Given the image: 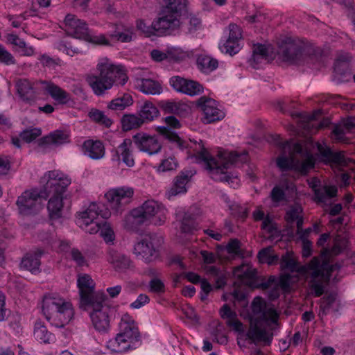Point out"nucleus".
I'll use <instances>...</instances> for the list:
<instances>
[{
  "label": "nucleus",
  "mask_w": 355,
  "mask_h": 355,
  "mask_svg": "<svg viewBox=\"0 0 355 355\" xmlns=\"http://www.w3.org/2000/svg\"><path fill=\"white\" fill-rule=\"evenodd\" d=\"M320 311L322 314H327L331 310L333 312H338L340 308V304L337 299V294L331 293L324 296L320 300Z\"/></svg>",
  "instance_id": "nucleus-35"
},
{
  "label": "nucleus",
  "mask_w": 355,
  "mask_h": 355,
  "mask_svg": "<svg viewBox=\"0 0 355 355\" xmlns=\"http://www.w3.org/2000/svg\"><path fill=\"white\" fill-rule=\"evenodd\" d=\"M163 239L156 234H147L134 247V252L140 256L146 262H151L159 256V248Z\"/></svg>",
  "instance_id": "nucleus-10"
},
{
  "label": "nucleus",
  "mask_w": 355,
  "mask_h": 355,
  "mask_svg": "<svg viewBox=\"0 0 355 355\" xmlns=\"http://www.w3.org/2000/svg\"><path fill=\"white\" fill-rule=\"evenodd\" d=\"M132 144L131 139H125L116 150L117 159L119 160L121 159L128 167H132L135 164V160L131 151Z\"/></svg>",
  "instance_id": "nucleus-31"
},
{
  "label": "nucleus",
  "mask_w": 355,
  "mask_h": 355,
  "mask_svg": "<svg viewBox=\"0 0 355 355\" xmlns=\"http://www.w3.org/2000/svg\"><path fill=\"white\" fill-rule=\"evenodd\" d=\"M187 57L186 52L178 48L167 49V60L180 61Z\"/></svg>",
  "instance_id": "nucleus-59"
},
{
  "label": "nucleus",
  "mask_w": 355,
  "mask_h": 355,
  "mask_svg": "<svg viewBox=\"0 0 355 355\" xmlns=\"http://www.w3.org/2000/svg\"><path fill=\"white\" fill-rule=\"evenodd\" d=\"M133 28L125 26L123 24H116L115 31L110 34V37L121 42H130L132 39Z\"/></svg>",
  "instance_id": "nucleus-39"
},
{
  "label": "nucleus",
  "mask_w": 355,
  "mask_h": 355,
  "mask_svg": "<svg viewBox=\"0 0 355 355\" xmlns=\"http://www.w3.org/2000/svg\"><path fill=\"white\" fill-rule=\"evenodd\" d=\"M189 81V79L177 76L171 77L169 83L175 91L187 94V93H191L188 89Z\"/></svg>",
  "instance_id": "nucleus-49"
},
{
  "label": "nucleus",
  "mask_w": 355,
  "mask_h": 355,
  "mask_svg": "<svg viewBox=\"0 0 355 355\" xmlns=\"http://www.w3.org/2000/svg\"><path fill=\"white\" fill-rule=\"evenodd\" d=\"M270 198L273 202L279 203L285 200L286 195L284 189L279 186L273 187L270 192Z\"/></svg>",
  "instance_id": "nucleus-61"
},
{
  "label": "nucleus",
  "mask_w": 355,
  "mask_h": 355,
  "mask_svg": "<svg viewBox=\"0 0 355 355\" xmlns=\"http://www.w3.org/2000/svg\"><path fill=\"white\" fill-rule=\"evenodd\" d=\"M146 223H151L155 225H162L166 219V208L155 200H147L141 207H137Z\"/></svg>",
  "instance_id": "nucleus-16"
},
{
  "label": "nucleus",
  "mask_w": 355,
  "mask_h": 355,
  "mask_svg": "<svg viewBox=\"0 0 355 355\" xmlns=\"http://www.w3.org/2000/svg\"><path fill=\"white\" fill-rule=\"evenodd\" d=\"M142 119L135 114H125L121 119L122 128L125 131H129L141 126L144 123Z\"/></svg>",
  "instance_id": "nucleus-45"
},
{
  "label": "nucleus",
  "mask_w": 355,
  "mask_h": 355,
  "mask_svg": "<svg viewBox=\"0 0 355 355\" xmlns=\"http://www.w3.org/2000/svg\"><path fill=\"white\" fill-rule=\"evenodd\" d=\"M132 96L128 94H124L121 97H119L111 101L107 107L109 110L114 111H121L132 104Z\"/></svg>",
  "instance_id": "nucleus-44"
},
{
  "label": "nucleus",
  "mask_w": 355,
  "mask_h": 355,
  "mask_svg": "<svg viewBox=\"0 0 355 355\" xmlns=\"http://www.w3.org/2000/svg\"><path fill=\"white\" fill-rule=\"evenodd\" d=\"M302 208L300 205L291 206L286 213L285 218L288 223H293L296 219L302 216Z\"/></svg>",
  "instance_id": "nucleus-54"
},
{
  "label": "nucleus",
  "mask_w": 355,
  "mask_h": 355,
  "mask_svg": "<svg viewBox=\"0 0 355 355\" xmlns=\"http://www.w3.org/2000/svg\"><path fill=\"white\" fill-rule=\"evenodd\" d=\"M197 105L203 112L205 123H210L219 121L225 116L224 112L218 108L216 102L206 96L198 98Z\"/></svg>",
  "instance_id": "nucleus-20"
},
{
  "label": "nucleus",
  "mask_w": 355,
  "mask_h": 355,
  "mask_svg": "<svg viewBox=\"0 0 355 355\" xmlns=\"http://www.w3.org/2000/svg\"><path fill=\"white\" fill-rule=\"evenodd\" d=\"M304 49V44L300 40L285 37L279 44V54L284 61L295 64L302 58Z\"/></svg>",
  "instance_id": "nucleus-12"
},
{
  "label": "nucleus",
  "mask_w": 355,
  "mask_h": 355,
  "mask_svg": "<svg viewBox=\"0 0 355 355\" xmlns=\"http://www.w3.org/2000/svg\"><path fill=\"white\" fill-rule=\"evenodd\" d=\"M146 223L140 210L136 208L125 215L123 221V226L128 231L137 232L141 225Z\"/></svg>",
  "instance_id": "nucleus-26"
},
{
  "label": "nucleus",
  "mask_w": 355,
  "mask_h": 355,
  "mask_svg": "<svg viewBox=\"0 0 355 355\" xmlns=\"http://www.w3.org/2000/svg\"><path fill=\"white\" fill-rule=\"evenodd\" d=\"M34 336L40 343H51L55 340L54 336L50 333L40 321L36 322L34 329Z\"/></svg>",
  "instance_id": "nucleus-42"
},
{
  "label": "nucleus",
  "mask_w": 355,
  "mask_h": 355,
  "mask_svg": "<svg viewBox=\"0 0 355 355\" xmlns=\"http://www.w3.org/2000/svg\"><path fill=\"white\" fill-rule=\"evenodd\" d=\"M134 189L130 187H121L110 189L105 197L112 209L116 213L121 212L124 207L129 204L133 197Z\"/></svg>",
  "instance_id": "nucleus-13"
},
{
  "label": "nucleus",
  "mask_w": 355,
  "mask_h": 355,
  "mask_svg": "<svg viewBox=\"0 0 355 355\" xmlns=\"http://www.w3.org/2000/svg\"><path fill=\"white\" fill-rule=\"evenodd\" d=\"M132 141L140 151L150 155L157 154L162 148L158 137L155 135H151L144 132H139L132 137Z\"/></svg>",
  "instance_id": "nucleus-17"
},
{
  "label": "nucleus",
  "mask_w": 355,
  "mask_h": 355,
  "mask_svg": "<svg viewBox=\"0 0 355 355\" xmlns=\"http://www.w3.org/2000/svg\"><path fill=\"white\" fill-rule=\"evenodd\" d=\"M229 208L231 210L232 214L235 217L244 220L248 216V209L246 207L232 202V204L229 205Z\"/></svg>",
  "instance_id": "nucleus-58"
},
{
  "label": "nucleus",
  "mask_w": 355,
  "mask_h": 355,
  "mask_svg": "<svg viewBox=\"0 0 355 355\" xmlns=\"http://www.w3.org/2000/svg\"><path fill=\"white\" fill-rule=\"evenodd\" d=\"M220 315L226 320L227 326L232 327L236 331H243V324L238 320L235 311H232L227 304H224L220 310Z\"/></svg>",
  "instance_id": "nucleus-33"
},
{
  "label": "nucleus",
  "mask_w": 355,
  "mask_h": 355,
  "mask_svg": "<svg viewBox=\"0 0 355 355\" xmlns=\"http://www.w3.org/2000/svg\"><path fill=\"white\" fill-rule=\"evenodd\" d=\"M77 285L80 297V304L84 306L95 301V297L98 294H105L103 292H94L95 284L89 275H78Z\"/></svg>",
  "instance_id": "nucleus-18"
},
{
  "label": "nucleus",
  "mask_w": 355,
  "mask_h": 355,
  "mask_svg": "<svg viewBox=\"0 0 355 355\" xmlns=\"http://www.w3.org/2000/svg\"><path fill=\"white\" fill-rule=\"evenodd\" d=\"M0 62L7 65L15 63L14 57L2 45L0 44Z\"/></svg>",
  "instance_id": "nucleus-64"
},
{
  "label": "nucleus",
  "mask_w": 355,
  "mask_h": 355,
  "mask_svg": "<svg viewBox=\"0 0 355 355\" xmlns=\"http://www.w3.org/2000/svg\"><path fill=\"white\" fill-rule=\"evenodd\" d=\"M157 132L163 135L168 141L176 144L180 148H186L185 141L182 140L176 133L171 132L168 128L159 126L157 128Z\"/></svg>",
  "instance_id": "nucleus-47"
},
{
  "label": "nucleus",
  "mask_w": 355,
  "mask_h": 355,
  "mask_svg": "<svg viewBox=\"0 0 355 355\" xmlns=\"http://www.w3.org/2000/svg\"><path fill=\"white\" fill-rule=\"evenodd\" d=\"M253 315L251 319L258 321L270 320L272 323H277L278 313L272 308H267L265 300L261 297H256L252 302Z\"/></svg>",
  "instance_id": "nucleus-19"
},
{
  "label": "nucleus",
  "mask_w": 355,
  "mask_h": 355,
  "mask_svg": "<svg viewBox=\"0 0 355 355\" xmlns=\"http://www.w3.org/2000/svg\"><path fill=\"white\" fill-rule=\"evenodd\" d=\"M34 85L27 79H20L17 82V92L24 102L32 104L35 101L37 95Z\"/></svg>",
  "instance_id": "nucleus-24"
},
{
  "label": "nucleus",
  "mask_w": 355,
  "mask_h": 355,
  "mask_svg": "<svg viewBox=\"0 0 355 355\" xmlns=\"http://www.w3.org/2000/svg\"><path fill=\"white\" fill-rule=\"evenodd\" d=\"M107 254V261L112 265L115 270L121 272L131 268L132 263L125 254L112 248H109Z\"/></svg>",
  "instance_id": "nucleus-23"
},
{
  "label": "nucleus",
  "mask_w": 355,
  "mask_h": 355,
  "mask_svg": "<svg viewBox=\"0 0 355 355\" xmlns=\"http://www.w3.org/2000/svg\"><path fill=\"white\" fill-rule=\"evenodd\" d=\"M42 131L40 128H29L23 130L19 136L21 139L26 143H30L40 136Z\"/></svg>",
  "instance_id": "nucleus-56"
},
{
  "label": "nucleus",
  "mask_w": 355,
  "mask_h": 355,
  "mask_svg": "<svg viewBox=\"0 0 355 355\" xmlns=\"http://www.w3.org/2000/svg\"><path fill=\"white\" fill-rule=\"evenodd\" d=\"M140 91L146 94L156 95L162 92L161 85L150 78H141L137 80Z\"/></svg>",
  "instance_id": "nucleus-37"
},
{
  "label": "nucleus",
  "mask_w": 355,
  "mask_h": 355,
  "mask_svg": "<svg viewBox=\"0 0 355 355\" xmlns=\"http://www.w3.org/2000/svg\"><path fill=\"white\" fill-rule=\"evenodd\" d=\"M338 189L336 186H324L314 188L315 199L320 202H326L327 199L335 197Z\"/></svg>",
  "instance_id": "nucleus-43"
},
{
  "label": "nucleus",
  "mask_w": 355,
  "mask_h": 355,
  "mask_svg": "<svg viewBox=\"0 0 355 355\" xmlns=\"http://www.w3.org/2000/svg\"><path fill=\"white\" fill-rule=\"evenodd\" d=\"M197 157L204 162L206 168L209 171L211 178L217 182H227L231 186L238 184L236 176L230 175L225 170L231 166H240L248 161V153L218 151V159L212 157L202 144V141L196 148Z\"/></svg>",
  "instance_id": "nucleus-2"
},
{
  "label": "nucleus",
  "mask_w": 355,
  "mask_h": 355,
  "mask_svg": "<svg viewBox=\"0 0 355 355\" xmlns=\"http://www.w3.org/2000/svg\"><path fill=\"white\" fill-rule=\"evenodd\" d=\"M161 107L165 113L175 114L184 116L190 111V107L181 101H164L162 102Z\"/></svg>",
  "instance_id": "nucleus-34"
},
{
  "label": "nucleus",
  "mask_w": 355,
  "mask_h": 355,
  "mask_svg": "<svg viewBox=\"0 0 355 355\" xmlns=\"http://www.w3.org/2000/svg\"><path fill=\"white\" fill-rule=\"evenodd\" d=\"M268 58V48L263 44L254 46L253 50L252 60L256 64L261 62L262 60H266Z\"/></svg>",
  "instance_id": "nucleus-51"
},
{
  "label": "nucleus",
  "mask_w": 355,
  "mask_h": 355,
  "mask_svg": "<svg viewBox=\"0 0 355 355\" xmlns=\"http://www.w3.org/2000/svg\"><path fill=\"white\" fill-rule=\"evenodd\" d=\"M88 116L92 121L105 128H110L113 123L112 120L106 116L103 112L97 109L91 110Z\"/></svg>",
  "instance_id": "nucleus-48"
},
{
  "label": "nucleus",
  "mask_w": 355,
  "mask_h": 355,
  "mask_svg": "<svg viewBox=\"0 0 355 355\" xmlns=\"http://www.w3.org/2000/svg\"><path fill=\"white\" fill-rule=\"evenodd\" d=\"M157 107L151 102L146 101L141 107L139 115L144 123L151 121L159 116Z\"/></svg>",
  "instance_id": "nucleus-40"
},
{
  "label": "nucleus",
  "mask_w": 355,
  "mask_h": 355,
  "mask_svg": "<svg viewBox=\"0 0 355 355\" xmlns=\"http://www.w3.org/2000/svg\"><path fill=\"white\" fill-rule=\"evenodd\" d=\"M277 145L282 150V155L277 159V165L281 171L294 170L305 175L314 166L312 154L299 143L277 141Z\"/></svg>",
  "instance_id": "nucleus-4"
},
{
  "label": "nucleus",
  "mask_w": 355,
  "mask_h": 355,
  "mask_svg": "<svg viewBox=\"0 0 355 355\" xmlns=\"http://www.w3.org/2000/svg\"><path fill=\"white\" fill-rule=\"evenodd\" d=\"M334 72L341 82L349 80L352 76L349 63H345V62L336 61Z\"/></svg>",
  "instance_id": "nucleus-46"
},
{
  "label": "nucleus",
  "mask_w": 355,
  "mask_h": 355,
  "mask_svg": "<svg viewBox=\"0 0 355 355\" xmlns=\"http://www.w3.org/2000/svg\"><path fill=\"white\" fill-rule=\"evenodd\" d=\"M105 294H98L95 301L84 306L89 311V315L94 328L100 332H105L110 327V306L105 302Z\"/></svg>",
  "instance_id": "nucleus-9"
},
{
  "label": "nucleus",
  "mask_w": 355,
  "mask_h": 355,
  "mask_svg": "<svg viewBox=\"0 0 355 355\" xmlns=\"http://www.w3.org/2000/svg\"><path fill=\"white\" fill-rule=\"evenodd\" d=\"M64 30L73 37L82 39L95 44L110 45L109 41L103 34L91 35L87 24L72 14H67L64 20Z\"/></svg>",
  "instance_id": "nucleus-8"
},
{
  "label": "nucleus",
  "mask_w": 355,
  "mask_h": 355,
  "mask_svg": "<svg viewBox=\"0 0 355 355\" xmlns=\"http://www.w3.org/2000/svg\"><path fill=\"white\" fill-rule=\"evenodd\" d=\"M148 291L157 294L164 293L165 292V285L160 279L154 277L148 282Z\"/></svg>",
  "instance_id": "nucleus-57"
},
{
  "label": "nucleus",
  "mask_w": 355,
  "mask_h": 355,
  "mask_svg": "<svg viewBox=\"0 0 355 355\" xmlns=\"http://www.w3.org/2000/svg\"><path fill=\"white\" fill-rule=\"evenodd\" d=\"M119 327V332L114 339L109 340L107 347L112 352L123 353L130 348L131 343L139 340L140 334L135 320L127 313L121 317Z\"/></svg>",
  "instance_id": "nucleus-7"
},
{
  "label": "nucleus",
  "mask_w": 355,
  "mask_h": 355,
  "mask_svg": "<svg viewBox=\"0 0 355 355\" xmlns=\"http://www.w3.org/2000/svg\"><path fill=\"white\" fill-rule=\"evenodd\" d=\"M192 174L189 173L182 172L175 177L174 182L171 188L166 192L168 199L174 197L180 193H184L187 191L186 185L189 182Z\"/></svg>",
  "instance_id": "nucleus-29"
},
{
  "label": "nucleus",
  "mask_w": 355,
  "mask_h": 355,
  "mask_svg": "<svg viewBox=\"0 0 355 355\" xmlns=\"http://www.w3.org/2000/svg\"><path fill=\"white\" fill-rule=\"evenodd\" d=\"M43 253L44 252L42 250L37 249L35 251L26 254L21 261V267L33 274L39 273L41 264L40 257Z\"/></svg>",
  "instance_id": "nucleus-25"
},
{
  "label": "nucleus",
  "mask_w": 355,
  "mask_h": 355,
  "mask_svg": "<svg viewBox=\"0 0 355 355\" xmlns=\"http://www.w3.org/2000/svg\"><path fill=\"white\" fill-rule=\"evenodd\" d=\"M318 150L325 161L337 164H344L345 158L342 152H333L329 148L318 144Z\"/></svg>",
  "instance_id": "nucleus-38"
},
{
  "label": "nucleus",
  "mask_w": 355,
  "mask_h": 355,
  "mask_svg": "<svg viewBox=\"0 0 355 355\" xmlns=\"http://www.w3.org/2000/svg\"><path fill=\"white\" fill-rule=\"evenodd\" d=\"M45 198L49 197L47 209L51 220H56L62 217L63 209V196L45 195Z\"/></svg>",
  "instance_id": "nucleus-30"
},
{
  "label": "nucleus",
  "mask_w": 355,
  "mask_h": 355,
  "mask_svg": "<svg viewBox=\"0 0 355 355\" xmlns=\"http://www.w3.org/2000/svg\"><path fill=\"white\" fill-rule=\"evenodd\" d=\"M41 84L43 89L53 98L61 104L66 103L69 99V94L59 86L55 85L51 82L40 81L36 84Z\"/></svg>",
  "instance_id": "nucleus-28"
},
{
  "label": "nucleus",
  "mask_w": 355,
  "mask_h": 355,
  "mask_svg": "<svg viewBox=\"0 0 355 355\" xmlns=\"http://www.w3.org/2000/svg\"><path fill=\"white\" fill-rule=\"evenodd\" d=\"M233 275L243 284L250 287H260L263 289L268 288L275 281L274 277H270L267 281L259 284L257 279V270L247 265H242L235 268Z\"/></svg>",
  "instance_id": "nucleus-15"
},
{
  "label": "nucleus",
  "mask_w": 355,
  "mask_h": 355,
  "mask_svg": "<svg viewBox=\"0 0 355 355\" xmlns=\"http://www.w3.org/2000/svg\"><path fill=\"white\" fill-rule=\"evenodd\" d=\"M271 248H266L262 249L258 253V258L260 262L267 263L268 265H272L277 262L279 259L277 255L271 254Z\"/></svg>",
  "instance_id": "nucleus-52"
},
{
  "label": "nucleus",
  "mask_w": 355,
  "mask_h": 355,
  "mask_svg": "<svg viewBox=\"0 0 355 355\" xmlns=\"http://www.w3.org/2000/svg\"><path fill=\"white\" fill-rule=\"evenodd\" d=\"M42 311L46 319L59 328L69 324L74 313L71 303L55 294L44 296Z\"/></svg>",
  "instance_id": "nucleus-5"
},
{
  "label": "nucleus",
  "mask_w": 355,
  "mask_h": 355,
  "mask_svg": "<svg viewBox=\"0 0 355 355\" xmlns=\"http://www.w3.org/2000/svg\"><path fill=\"white\" fill-rule=\"evenodd\" d=\"M344 247V241L336 240L330 250H323L321 259L314 257L306 266H300L293 254L286 252L282 257L280 266L282 270L291 272H297L305 275L309 293L316 297H320L324 293L329 286L332 272L338 270L342 267V265L338 263L330 265L327 257L338 254Z\"/></svg>",
  "instance_id": "nucleus-1"
},
{
  "label": "nucleus",
  "mask_w": 355,
  "mask_h": 355,
  "mask_svg": "<svg viewBox=\"0 0 355 355\" xmlns=\"http://www.w3.org/2000/svg\"><path fill=\"white\" fill-rule=\"evenodd\" d=\"M197 65L201 71L209 73L218 67V62L211 56L201 55L197 58Z\"/></svg>",
  "instance_id": "nucleus-41"
},
{
  "label": "nucleus",
  "mask_w": 355,
  "mask_h": 355,
  "mask_svg": "<svg viewBox=\"0 0 355 355\" xmlns=\"http://www.w3.org/2000/svg\"><path fill=\"white\" fill-rule=\"evenodd\" d=\"M110 216V211L103 204L92 203L88 208L80 214L78 223L87 224L96 220H99V217L107 219Z\"/></svg>",
  "instance_id": "nucleus-21"
},
{
  "label": "nucleus",
  "mask_w": 355,
  "mask_h": 355,
  "mask_svg": "<svg viewBox=\"0 0 355 355\" xmlns=\"http://www.w3.org/2000/svg\"><path fill=\"white\" fill-rule=\"evenodd\" d=\"M43 192L37 189L26 190L19 196L16 205L21 214L28 215L39 210L41 207V198Z\"/></svg>",
  "instance_id": "nucleus-14"
},
{
  "label": "nucleus",
  "mask_w": 355,
  "mask_h": 355,
  "mask_svg": "<svg viewBox=\"0 0 355 355\" xmlns=\"http://www.w3.org/2000/svg\"><path fill=\"white\" fill-rule=\"evenodd\" d=\"M69 135L65 131L62 130H55L51 132L49 135L44 137L39 141V145H55L60 146L67 143H69Z\"/></svg>",
  "instance_id": "nucleus-32"
},
{
  "label": "nucleus",
  "mask_w": 355,
  "mask_h": 355,
  "mask_svg": "<svg viewBox=\"0 0 355 355\" xmlns=\"http://www.w3.org/2000/svg\"><path fill=\"white\" fill-rule=\"evenodd\" d=\"M83 153L93 159H99L105 155V147L100 141L87 140L83 146Z\"/></svg>",
  "instance_id": "nucleus-27"
},
{
  "label": "nucleus",
  "mask_w": 355,
  "mask_h": 355,
  "mask_svg": "<svg viewBox=\"0 0 355 355\" xmlns=\"http://www.w3.org/2000/svg\"><path fill=\"white\" fill-rule=\"evenodd\" d=\"M80 226L87 233L96 234L101 230V222L100 220H96L87 224H83V223H78Z\"/></svg>",
  "instance_id": "nucleus-62"
},
{
  "label": "nucleus",
  "mask_w": 355,
  "mask_h": 355,
  "mask_svg": "<svg viewBox=\"0 0 355 355\" xmlns=\"http://www.w3.org/2000/svg\"><path fill=\"white\" fill-rule=\"evenodd\" d=\"M177 218L181 223L180 230L183 233H192L196 230L197 224L193 214L184 211H179L177 214Z\"/></svg>",
  "instance_id": "nucleus-36"
},
{
  "label": "nucleus",
  "mask_w": 355,
  "mask_h": 355,
  "mask_svg": "<svg viewBox=\"0 0 355 355\" xmlns=\"http://www.w3.org/2000/svg\"><path fill=\"white\" fill-rule=\"evenodd\" d=\"M98 75H89L86 80L94 93L101 96L114 85H124L128 78L121 65H115L107 58L100 59L96 66Z\"/></svg>",
  "instance_id": "nucleus-3"
},
{
  "label": "nucleus",
  "mask_w": 355,
  "mask_h": 355,
  "mask_svg": "<svg viewBox=\"0 0 355 355\" xmlns=\"http://www.w3.org/2000/svg\"><path fill=\"white\" fill-rule=\"evenodd\" d=\"M220 49L223 53L232 55L239 51L240 46L238 41L227 39L223 44L220 45Z\"/></svg>",
  "instance_id": "nucleus-53"
},
{
  "label": "nucleus",
  "mask_w": 355,
  "mask_h": 355,
  "mask_svg": "<svg viewBox=\"0 0 355 355\" xmlns=\"http://www.w3.org/2000/svg\"><path fill=\"white\" fill-rule=\"evenodd\" d=\"M44 186V195L63 196L67 188L70 185L71 180L65 174L60 171H50L46 173L42 178Z\"/></svg>",
  "instance_id": "nucleus-11"
},
{
  "label": "nucleus",
  "mask_w": 355,
  "mask_h": 355,
  "mask_svg": "<svg viewBox=\"0 0 355 355\" xmlns=\"http://www.w3.org/2000/svg\"><path fill=\"white\" fill-rule=\"evenodd\" d=\"M71 259L76 262L78 266H86L87 260L82 252L77 248H72L70 251Z\"/></svg>",
  "instance_id": "nucleus-60"
},
{
  "label": "nucleus",
  "mask_w": 355,
  "mask_h": 355,
  "mask_svg": "<svg viewBox=\"0 0 355 355\" xmlns=\"http://www.w3.org/2000/svg\"><path fill=\"white\" fill-rule=\"evenodd\" d=\"M166 7L160 16L152 23L155 32L170 35L180 26V13L185 7V0H166Z\"/></svg>",
  "instance_id": "nucleus-6"
},
{
  "label": "nucleus",
  "mask_w": 355,
  "mask_h": 355,
  "mask_svg": "<svg viewBox=\"0 0 355 355\" xmlns=\"http://www.w3.org/2000/svg\"><path fill=\"white\" fill-rule=\"evenodd\" d=\"M178 162L174 157H168L163 159L157 168L158 172H167L176 170Z\"/></svg>",
  "instance_id": "nucleus-50"
},
{
  "label": "nucleus",
  "mask_w": 355,
  "mask_h": 355,
  "mask_svg": "<svg viewBox=\"0 0 355 355\" xmlns=\"http://www.w3.org/2000/svg\"><path fill=\"white\" fill-rule=\"evenodd\" d=\"M262 321L250 320V325L246 334V336L251 340L252 343L264 342L270 344L272 339V334H270L267 331L260 327Z\"/></svg>",
  "instance_id": "nucleus-22"
},
{
  "label": "nucleus",
  "mask_w": 355,
  "mask_h": 355,
  "mask_svg": "<svg viewBox=\"0 0 355 355\" xmlns=\"http://www.w3.org/2000/svg\"><path fill=\"white\" fill-rule=\"evenodd\" d=\"M98 232L107 243H112L114 240V232L110 227V224L105 221L101 222V230Z\"/></svg>",
  "instance_id": "nucleus-55"
},
{
  "label": "nucleus",
  "mask_w": 355,
  "mask_h": 355,
  "mask_svg": "<svg viewBox=\"0 0 355 355\" xmlns=\"http://www.w3.org/2000/svg\"><path fill=\"white\" fill-rule=\"evenodd\" d=\"M241 30L236 24H230L228 26V37L227 40H233L238 41L241 38Z\"/></svg>",
  "instance_id": "nucleus-63"
}]
</instances>
